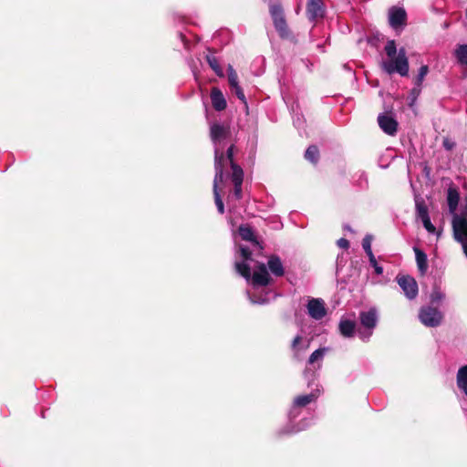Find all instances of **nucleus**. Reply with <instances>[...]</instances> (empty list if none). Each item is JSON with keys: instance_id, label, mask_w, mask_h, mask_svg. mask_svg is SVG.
Segmentation results:
<instances>
[{"instance_id": "obj_8", "label": "nucleus", "mask_w": 467, "mask_h": 467, "mask_svg": "<svg viewBox=\"0 0 467 467\" xmlns=\"http://www.w3.org/2000/svg\"><path fill=\"white\" fill-rule=\"evenodd\" d=\"M399 285L409 299H413L418 295V284L416 280L409 275L397 277Z\"/></svg>"}, {"instance_id": "obj_15", "label": "nucleus", "mask_w": 467, "mask_h": 467, "mask_svg": "<svg viewBox=\"0 0 467 467\" xmlns=\"http://www.w3.org/2000/svg\"><path fill=\"white\" fill-rule=\"evenodd\" d=\"M239 234L243 240L249 241L261 250L263 247L260 245L259 242L256 240L252 229L248 225H242L239 228Z\"/></svg>"}, {"instance_id": "obj_9", "label": "nucleus", "mask_w": 467, "mask_h": 467, "mask_svg": "<svg viewBox=\"0 0 467 467\" xmlns=\"http://www.w3.org/2000/svg\"><path fill=\"white\" fill-rule=\"evenodd\" d=\"M380 129L389 135H394L397 131L398 122L391 114H381L378 117Z\"/></svg>"}, {"instance_id": "obj_18", "label": "nucleus", "mask_w": 467, "mask_h": 467, "mask_svg": "<svg viewBox=\"0 0 467 467\" xmlns=\"http://www.w3.org/2000/svg\"><path fill=\"white\" fill-rule=\"evenodd\" d=\"M457 386L467 396V365L462 367L458 371Z\"/></svg>"}, {"instance_id": "obj_17", "label": "nucleus", "mask_w": 467, "mask_h": 467, "mask_svg": "<svg viewBox=\"0 0 467 467\" xmlns=\"http://www.w3.org/2000/svg\"><path fill=\"white\" fill-rule=\"evenodd\" d=\"M228 130L224 126L213 124L211 127V137L214 143L219 142L221 140L226 138Z\"/></svg>"}, {"instance_id": "obj_12", "label": "nucleus", "mask_w": 467, "mask_h": 467, "mask_svg": "<svg viewBox=\"0 0 467 467\" xmlns=\"http://www.w3.org/2000/svg\"><path fill=\"white\" fill-rule=\"evenodd\" d=\"M306 11L308 17L312 20L322 17L324 14L322 0H308Z\"/></svg>"}, {"instance_id": "obj_19", "label": "nucleus", "mask_w": 467, "mask_h": 467, "mask_svg": "<svg viewBox=\"0 0 467 467\" xmlns=\"http://www.w3.org/2000/svg\"><path fill=\"white\" fill-rule=\"evenodd\" d=\"M268 266L270 271L277 276H280L284 274L283 265L280 259L276 256H271L269 258Z\"/></svg>"}, {"instance_id": "obj_27", "label": "nucleus", "mask_w": 467, "mask_h": 467, "mask_svg": "<svg viewBox=\"0 0 467 467\" xmlns=\"http://www.w3.org/2000/svg\"><path fill=\"white\" fill-rule=\"evenodd\" d=\"M416 209L418 216L420 218V220L429 217L427 207L423 202H416Z\"/></svg>"}, {"instance_id": "obj_10", "label": "nucleus", "mask_w": 467, "mask_h": 467, "mask_svg": "<svg viewBox=\"0 0 467 467\" xmlns=\"http://www.w3.org/2000/svg\"><path fill=\"white\" fill-rule=\"evenodd\" d=\"M307 312L312 318L321 319L327 313L324 302L321 299H310L307 304Z\"/></svg>"}, {"instance_id": "obj_22", "label": "nucleus", "mask_w": 467, "mask_h": 467, "mask_svg": "<svg viewBox=\"0 0 467 467\" xmlns=\"http://www.w3.org/2000/svg\"><path fill=\"white\" fill-rule=\"evenodd\" d=\"M207 62L210 65V67L213 68V70L216 73L217 76L223 77V71L222 67H220L217 59L213 56H207Z\"/></svg>"}, {"instance_id": "obj_39", "label": "nucleus", "mask_w": 467, "mask_h": 467, "mask_svg": "<svg viewBox=\"0 0 467 467\" xmlns=\"http://www.w3.org/2000/svg\"><path fill=\"white\" fill-rule=\"evenodd\" d=\"M446 149L451 150L453 147V143H451L448 140H445L443 142Z\"/></svg>"}, {"instance_id": "obj_25", "label": "nucleus", "mask_w": 467, "mask_h": 467, "mask_svg": "<svg viewBox=\"0 0 467 467\" xmlns=\"http://www.w3.org/2000/svg\"><path fill=\"white\" fill-rule=\"evenodd\" d=\"M327 351V348H318L316 351H314L309 358V363L313 364L317 360H321Z\"/></svg>"}, {"instance_id": "obj_20", "label": "nucleus", "mask_w": 467, "mask_h": 467, "mask_svg": "<svg viewBox=\"0 0 467 467\" xmlns=\"http://www.w3.org/2000/svg\"><path fill=\"white\" fill-rule=\"evenodd\" d=\"M355 323L349 320H342L339 324L340 333L344 337H351L354 333Z\"/></svg>"}, {"instance_id": "obj_16", "label": "nucleus", "mask_w": 467, "mask_h": 467, "mask_svg": "<svg viewBox=\"0 0 467 467\" xmlns=\"http://www.w3.org/2000/svg\"><path fill=\"white\" fill-rule=\"evenodd\" d=\"M413 250L415 253L418 269L420 270L421 275H424L428 269L427 254L423 251H421L420 249H419L417 247H414Z\"/></svg>"}, {"instance_id": "obj_24", "label": "nucleus", "mask_w": 467, "mask_h": 467, "mask_svg": "<svg viewBox=\"0 0 467 467\" xmlns=\"http://www.w3.org/2000/svg\"><path fill=\"white\" fill-rule=\"evenodd\" d=\"M316 399L315 394H309V395H304L299 396L295 400V405L296 406H306V404L310 403L312 400Z\"/></svg>"}, {"instance_id": "obj_14", "label": "nucleus", "mask_w": 467, "mask_h": 467, "mask_svg": "<svg viewBox=\"0 0 467 467\" xmlns=\"http://www.w3.org/2000/svg\"><path fill=\"white\" fill-rule=\"evenodd\" d=\"M459 199H460V196H459L458 191L453 187H450L448 189V193H447V202H448L450 213L453 214V217L455 215H457L455 213V212H456V209H457V206L459 203Z\"/></svg>"}, {"instance_id": "obj_32", "label": "nucleus", "mask_w": 467, "mask_h": 467, "mask_svg": "<svg viewBox=\"0 0 467 467\" xmlns=\"http://www.w3.org/2000/svg\"><path fill=\"white\" fill-rule=\"evenodd\" d=\"M421 221H422V223H423L425 229L429 233H431V234L435 233V231H436L435 226L431 223L430 217L424 218Z\"/></svg>"}, {"instance_id": "obj_30", "label": "nucleus", "mask_w": 467, "mask_h": 467, "mask_svg": "<svg viewBox=\"0 0 467 467\" xmlns=\"http://www.w3.org/2000/svg\"><path fill=\"white\" fill-rule=\"evenodd\" d=\"M371 243H372V236L368 235V234L366 235L362 241V246L367 254H370L372 252Z\"/></svg>"}, {"instance_id": "obj_33", "label": "nucleus", "mask_w": 467, "mask_h": 467, "mask_svg": "<svg viewBox=\"0 0 467 467\" xmlns=\"http://www.w3.org/2000/svg\"><path fill=\"white\" fill-rule=\"evenodd\" d=\"M445 297L444 294L439 290H435L432 292L431 298L432 302L441 301Z\"/></svg>"}, {"instance_id": "obj_28", "label": "nucleus", "mask_w": 467, "mask_h": 467, "mask_svg": "<svg viewBox=\"0 0 467 467\" xmlns=\"http://www.w3.org/2000/svg\"><path fill=\"white\" fill-rule=\"evenodd\" d=\"M301 345V337L299 336L296 337L292 343V348L295 352H298L301 349H306L309 346V343L304 344L302 347Z\"/></svg>"}, {"instance_id": "obj_11", "label": "nucleus", "mask_w": 467, "mask_h": 467, "mask_svg": "<svg viewBox=\"0 0 467 467\" xmlns=\"http://www.w3.org/2000/svg\"><path fill=\"white\" fill-rule=\"evenodd\" d=\"M406 19V13L404 9L400 7H392L389 12V21L390 26L397 29L401 26Z\"/></svg>"}, {"instance_id": "obj_35", "label": "nucleus", "mask_w": 467, "mask_h": 467, "mask_svg": "<svg viewBox=\"0 0 467 467\" xmlns=\"http://www.w3.org/2000/svg\"><path fill=\"white\" fill-rule=\"evenodd\" d=\"M337 245L341 248L347 249L349 246V243L347 239L341 238L337 241Z\"/></svg>"}, {"instance_id": "obj_3", "label": "nucleus", "mask_w": 467, "mask_h": 467, "mask_svg": "<svg viewBox=\"0 0 467 467\" xmlns=\"http://www.w3.org/2000/svg\"><path fill=\"white\" fill-rule=\"evenodd\" d=\"M240 253L244 258V262L235 264L236 271L246 280H250L252 277V282L254 285H266L269 283L270 278L265 264H258L256 266H254V270L252 275L251 266L247 263L251 260V252L249 249L244 246H240Z\"/></svg>"}, {"instance_id": "obj_31", "label": "nucleus", "mask_w": 467, "mask_h": 467, "mask_svg": "<svg viewBox=\"0 0 467 467\" xmlns=\"http://www.w3.org/2000/svg\"><path fill=\"white\" fill-rule=\"evenodd\" d=\"M232 88V91L237 96V98L242 100L246 105L245 96L239 85L234 86Z\"/></svg>"}, {"instance_id": "obj_37", "label": "nucleus", "mask_w": 467, "mask_h": 467, "mask_svg": "<svg viewBox=\"0 0 467 467\" xmlns=\"http://www.w3.org/2000/svg\"><path fill=\"white\" fill-rule=\"evenodd\" d=\"M368 254V256L369 258V262H370L372 266L378 265V263L376 261V258H375V256H374L372 252L370 254Z\"/></svg>"}, {"instance_id": "obj_6", "label": "nucleus", "mask_w": 467, "mask_h": 467, "mask_svg": "<svg viewBox=\"0 0 467 467\" xmlns=\"http://www.w3.org/2000/svg\"><path fill=\"white\" fill-rule=\"evenodd\" d=\"M270 14L274 21L275 29L281 37L288 36L286 22L283 15V10L279 5L273 4L270 5Z\"/></svg>"}, {"instance_id": "obj_5", "label": "nucleus", "mask_w": 467, "mask_h": 467, "mask_svg": "<svg viewBox=\"0 0 467 467\" xmlns=\"http://www.w3.org/2000/svg\"><path fill=\"white\" fill-rule=\"evenodd\" d=\"M452 228L455 239L462 245L464 254L467 257V221L461 215H455L452 220Z\"/></svg>"}, {"instance_id": "obj_26", "label": "nucleus", "mask_w": 467, "mask_h": 467, "mask_svg": "<svg viewBox=\"0 0 467 467\" xmlns=\"http://www.w3.org/2000/svg\"><path fill=\"white\" fill-rule=\"evenodd\" d=\"M228 81L231 88L239 85L237 74L232 66L228 67Z\"/></svg>"}, {"instance_id": "obj_38", "label": "nucleus", "mask_w": 467, "mask_h": 467, "mask_svg": "<svg viewBox=\"0 0 467 467\" xmlns=\"http://www.w3.org/2000/svg\"><path fill=\"white\" fill-rule=\"evenodd\" d=\"M376 274L381 275L383 273V268L379 266V265H373Z\"/></svg>"}, {"instance_id": "obj_4", "label": "nucleus", "mask_w": 467, "mask_h": 467, "mask_svg": "<svg viewBox=\"0 0 467 467\" xmlns=\"http://www.w3.org/2000/svg\"><path fill=\"white\" fill-rule=\"evenodd\" d=\"M419 318L424 326L434 327L441 323L443 315L435 307L424 306L420 310Z\"/></svg>"}, {"instance_id": "obj_29", "label": "nucleus", "mask_w": 467, "mask_h": 467, "mask_svg": "<svg viewBox=\"0 0 467 467\" xmlns=\"http://www.w3.org/2000/svg\"><path fill=\"white\" fill-rule=\"evenodd\" d=\"M428 72H429L428 66L424 65V66L420 67V68L419 70L418 77L416 78V84L417 85H420L421 84V82L423 81V79L426 77V75L428 74Z\"/></svg>"}, {"instance_id": "obj_21", "label": "nucleus", "mask_w": 467, "mask_h": 467, "mask_svg": "<svg viewBox=\"0 0 467 467\" xmlns=\"http://www.w3.org/2000/svg\"><path fill=\"white\" fill-rule=\"evenodd\" d=\"M455 56L461 64L467 65V45H461L455 50Z\"/></svg>"}, {"instance_id": "obj_13", "label": "nucleus", "mask_w": 467, "mask_h": 467, "mask_svg": "<svg viewBox=\"0 0 467 467\" xmlns=\"http://www.w3.org/2000/svg\"><path fill=\"white\" fill-rule=\"evenodd\" d=\"M211 99L216 110H223L226 107V100L220 89L213 88L211 92Z\"/></svg>"}, {"instance_id": "obj_34", "label": "nucleus", "mask_w": 467, "mask_h": 467, "mask_svg": "<svg viewBox=\"0 0 467 467\" xmlns=\"http://www.w3.org/2000/svg\"><path fill=\"white\" fill-rule=\"evenodd\" d=\"M234 195L236 198H241L242 195V183L234 184Z\"/></svg>"}, {"instance_id": "obj_23", "label": "nucleus", "mask_w": 467, "mask_h": 467, "mask_svg": "<svg viewBox=\"0 0 467 467\" xmlns=\"http://www.w3.org/2000/svg\"><path fill=\"white\" fill-rule=\"evenodd\" d=\"M305 158L313 163L317 162L318 159L317 148L316 146L308 147L307 150H306Z\"/></svg>"}, {"instance_id": "obj_7", "label": "nucleus", "mask_w": 467, "mask_h": 467, "mask_svg": "<svg viewBox=\"0 0 467 467\" xmlns=\"http://www.w3.org/2000/svg\"><path fill=\"white\" fill-rule=\"evenodd\" d=\"M360 322L362 326L368 329V332L359 331L360 337L365 340L368 339L371 335V329L376 327L377 324V312L375 309H370L368 312H362L360 314Z\"/></svg>"}, {"instance_id": "obj_40", "label": "nucleus", "mask_w": 467, "mask_h": 467, "mask_svg": "<svg viewBox=\"0 0 467 467\" xmlns=\"http://www.w3.org/2000/svg\"><path fill=\"white\" fill-rule=\"evenodd\" d=\"M464 215L467 216V195H466V198H465Z\"/></svg>"}, {"instance_id": "obj_2", "label": "nucleus", "mask_w": 467, "mask_h": 467, "mask_svg": "<svg viewBox=\"0 0 467 467\" xmlns=\"http://www.w3.org/2000/svg\"><path fill=\"white\" fill-rule=\"evenodd\" d=\"M387 59L383 60L381 67L388 74L399 73L400 76H407L409 73V61L404 48L397 53L394 40H389L385 46Z\"/></svg>"}, {"instance_id": "obj_1", "label": "nucleus", "mask_w": 467, "mask_h": 467, "mask_svg": "<svg viewBox=\"0 0 467 467\" xmlns=\"http://www.w3.org/2000/svg\"><path fill=\"white\" fill-rule=\"evenodd\" d=\"M234 146H231L227 150V155L224 156L223 153H219V150L215 148V176L213 180V194L215 204L220 213H224V206L220 196V191L223 189V166L224 163L229 161L232 166L233 174L232 179L234 184L243 182V170L233 161Z\"/></svg>"}, {"instance_id": "obj_36", "label": "nucleus", "mask_w": 467, "mask_h": 467, "mask_svg": "<svg viewBox=\"0 0 467 467\" xmlns=\"http://www.w3.org/2000/svg\"><path fill=\"white\" fill-rule=\"evenodd\" d=\"M250 296L251 302L254 303V304H265V303H266L268 301L266 298L256 299V298H254L252 296Z\"/></svg>"}]
</instances>
